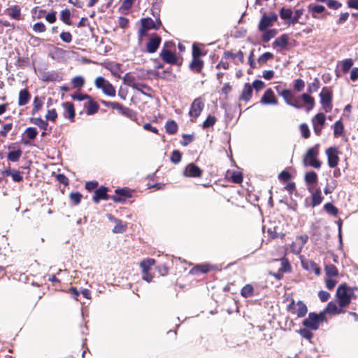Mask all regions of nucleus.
Here are the masks:
<instances>
[{
  "label": "nucleus",
  "instance_id": "f257e3e1",
  "mask_svg": "<svg viewBox=\"0 0 358 358\" xmlns=\"http://www.w3.org/2000/svg\"><path fill=\"white\" fill-rule=\"evenodd\" d=\"M355 289H357V288L348 287L345 284L338 286L336 296L340 308L346 307L352 299L356 298Z\"/></svg>",
  "mask_w": 358,
  "mask_h": 358
},
{
  "label": "nucleus",
  "instance_id": "f03ea898",
  "mask_svg": "<svg viewBox=\"0 0 358 358\" xmlns=\"http://www.w3.org/2000/svg\"><path fill=\"white\" fill-rule=\"evenodd\" d=\"M325 320V311H322L318 314L315 313H310L308 317L303 321L302 324L306 328L316 331L319 329L320 323Z\"/></svg>",
  "mask_w": 358,
  "mask_h": 358
},
{
  "label": "nucleus",
  "instance_id": "7ed1b4c3",
  "mask_svg": "<svg viewBox=\"0 0 358 358\" xmlns=\"http://www.w3.org/2000/svg\"><path fill=\"white\" fill-rule=\"evenodd\" d=\"M319 153V145L309 148L303 159V163L305 166H310L315 169H320L321 166V162L317 159Z\"/></svg>",
  "mask_w": 358,
  "mask_h": 358
},
{
  "label": "nucleus",
  "instance_id": "20e7f679",
  "mask_svg": "<svg viewBox=\"0 0 358 358\" xmlns=\"http://www.w3.org/2000/svg\"><path fill=\"white\" fill-rule=\"evenodd\" d=\"M95 86L101 89L103 94L109 96H115V89L111 83L106 80L103 77L99 76L95 80Z\"/></svg>",
  "mask_w": 358,
  "mask_h": 358
},
{
  "label": "nucleus",
  "instance_id": "39448f33",
  "mask_svg": "<svg viewBox=\"0 0 358 358\" xmlns=\"http://www.w3.org/2000/svg\"><path fill=\"white\" fill-rule=\"evenodd\" d=\"M278 15L276 13L271 12L268 15L264 13L258 25V29L259 31H263L266 30L268 27L273 25V24L277 21Z\"/></svg>",
  "mask_w": 358,
  "mask_h": 358
},
{
  "label": "nucleus",
  "instance_id": "423d86ee",
  "mask_svg": "<svg viewBox=\"0 0 358 358\" xmlns=\"http://www.w3.org/2000/svg\"><path fill=\"white\" fill-rule=\"evenodd\" d=\"M320 102L325 108L326 112H329L331 109L332 93L326 87H324L320 94Z\"/></svg>",
  "mask_w": 358,
  "mask_h": 358
},
{
  "label": "nucleus",
  "instance_id": "0eeeda50",
  "mask_svg": "<svg viewBox=\"0 0 358 358\" xmlns=\"http://www.w3.org/2000/svg\"><path fill=\"white\" fill-rule=\"evenodd\" d=\"M203 108V99L201 97L196 98L191 105L189 114L191 117L196 118L200 115Z\"/></svg>",
  "mask_w": 358,
  "mask_h": 358
},
{
  "label": "nucleus",
  "instance_id": "6e6552de",
  "mask_svg": "<svg viewBox=\"0 0 358 358\" xmlns=\"http://www.w3.org/2000/svg\"><path fill=\"white\" fill-rule=\"evenodd\" d=\"M326 117L323 113H317L312 119L314 132L317 136L322 134V127L325 124Z\"/></svg>",
  "mask_w": 358,
  "mask_h": 358
},
{
  "label": "nucleus",
  "instance_id": "1a4fd4ad",
  "mask_svg": "<svg viewBox=\"0 0 358 358\" xmlns=\"http://www.w3.org/2000/svg\"><path fill=\"white\" fill-rule=\"evenodd\" d=\"M115 192V194L111 196V199L116 203L123 202L125 199L130 198L132 195L131 190L127 187L117 189Z\"/></svg>",
  "mask_w": 358,
  "mask_h": 358
},
{
  "label": "nucleus",
  "instance_id": "9d476101",
  "mask_svg": "<svg viewBox=\"0 0 358 358\" xmlns=\"http://www.w3.org/2000/svg\"><path fill=\"white\" fill-rule=\"evenodd\" d=\"M328 157V164L331 168H334L338 165L339 158L338 157V151L336 148L331 147L326 150Z\"/></svg>",
  "mask_w": 358,
  "mask_h": 358
},
{
  "label": "nucleus",
  "instance_id": "9b49d317",
  "mask_svg": "<svg viewBox=\"0 0 358 358\" xmlns=\"http://www.w3.org/2000/svg\"><path fill=\"white\" fill-rule=\"evenodd\" d=\"M161 40V37L157 34H154L152 36L146 45L147 52L149 53L155 52L160 45Z\"/></svg>",
  "mask_w": 358,
  "mask_h": 358
},
{
  "label": "nucleus",
  "instance_id": "f8f14e48",
  "mask_svg": "<svg viewBox=\"0 0 358 358\" xmlns=\"http://www.w3.org/2000/svg\"><path fill=\"white\" fill-rule=\"evenodd\" d=\"M260 103L264 105H277L278 100L276 99L274 92L271 89H267L262 96Z\"/></svg>",
  "mask_w": 358,
  "mask_h": 358
},
{
  "label": "nucleus",
  "instance_id": "ddd939ff",
  "mask_svg": "<svg viewBox=\"0 0 358 358\" xmlns=\"http://www.w3.org/2000/svg\"><path fill=\"white\" fill-rule=\"evenodd\" d=\"M202 171L199 167L191 163L188 164L183 171V174L186 177L196 178L201 176Z\"/></svg>",
  "mask_w": 358,
  "mask_h": 358
},
{
  "label": "nucleus",
  "instance_id": "4468645a",
  "mask_svg": "<svg viewBox=\"0 0 358 358\" xmlns=\"http://www.w3.org/2000/svg\"><path fill=\"white\" fill-rule=\"evenodd\" d=\"M224 58L226 59H234V64L238 65L240 63H243L244 54L241 50H239L237 53L226 51L224 52Z\"/></svg>",
  "mask_w": 358,
  "mask_h": 358
},
{
  "label": "nucleus",
  "instance_id": "2eb2a0df",
  "mask_svg": "<svg viewBox=\"0 0 358 358\" xmlns=\"http://www.w3.org/2000/svg\"><path fill=\"white\" fill-rule=\"evenodd\" d=\"M159 55L163 61L167 64H175L177 62V57L176 55L171 50L163 48Z\"/></svg>",
  "mask_w": 358,
  "mask_h": 358
},
{
  "label": "nucleus",
  "instance_id": "dca6fc26",
  "mask_svg": "<svg viewBox=\"0 0 358 358\" xmlns=\"http://www.w3.org/2000/svg\"><path fill=\"white\" fill-rule=\"evenodd\" d=\"M108 189L105 187H101L94 192L93 201L98 203L100 200H107L108 195L107 194Z\"/></svg>",
  "mask_w": 358,
  "mask_h": 358
},
{
  "label": "nucleus",
  "instance_id": "f3484780",
  "mask_svg": "<svg viewBox=\"0 0 358 358\" xmlns=\"http://www.w3.org/2000/svg\"><path fill=\"white\" fill-rule=\"evenodd\" d=\"M6 14L8 15L10 18L15 20H20L21 17V9L19 6L15 5L9 7L6 10Z\"/></svg>",
  "mask_w": 358,
  "mask_h": 358
},
{
  "label": "nucleus",
  "instance_id": "a211bd4d",
  "mask_svg": "<svg viewBox=\"0 0 358 358\" xmlns=\"http://www.w3.org/2000/svg\"><path fill=\"white\" fill-rule=\"evenodd\" d=\"M62 106L64 108V116L65 117H68L71 122H73L75 117V110L73 104L70 102H66L64 103Z\"/></svg>",
  "mask_w": 358,
  "mask_h": 358
},
{
  "label": "nucleus",
  "instance_id": "6ab92c4d",
  "mask_svg": "<svg viewBox=\"0 0 358 358\" xmlns=\"http://www.w3.org/2000/svg\"><path fill=\"white\" fill-rule=\"evenodd\" d=\"M252 87L250 83H245L239 97L240 101H248L252 95Z\"/></svg>",
  "mask_w": 358,
  "mask_h": 358
},
{
  "label": "nucleus",
  "instance_id": "aec40b11",
  "mask_svg": "<svg viewBox=\"0 0 358 358\" xmlns=\"http://www.w3.org/2000/svg\"><path fill=\"white\" fill-rule=\"evenodd\" d=\"M303 14V9H296L293 14L292 15V17L289 22H286L285 24L288 26L294 25L296 23H300L301 24H304L305 22H301L300 19Z\"/></svg>",
  "mask_w": 358,
  "mask_h": 358
},
{
  "label": "nucleus",
  "instance_id": "412c9836",
  "mask_svg": "<svg viewBox=\"0 0 358 358\" xmlns=\"http://www.w3.org/2000/svg\"><path fill=\"white\" fill-rule=\"evenodd\" d=\"M161 24V22L159 21L157 24L155 22V21L150 18V17H147V18H143L141 19V25L150 30V29H158L159 26Z\"/></svg>",
  "mask_w": 358,
  "mask_h": 358
},
{
  "label": "nucleus",
  "instance_id": "4be33fe9",
  "mask_svg": "<svg viewBox=\"0 0 358 358\" xmlns=\"http://www.w3.org/2000/svg\"><path fill=\"white\" fill-rule=\"evenodd\" d=\"M288 36L285 34H282L273 41V43H272V46L273 48H276L278 47L285 48L288 44Z\"/></svg>",
  "mask_w": 358,
  "mask_h": 358
},
{
  "label": "nucleus",
  "instance_id": "5701e85b",
  "mask_svg": "<svg viewBox=\"0 0 358 358\" xmlns=\"http://www.w3.org/2000/svg\"><path fill=\"white\" fill-rule=\"evenodd\" d=\"M31 98V95L27 89H23L20 91L18 98V105L22 106L26 105Z\"/></svg>",
  "mask_w": 358,
  "mask_h": 358
},
{
  "label": "nucleus",
  "instance_id": "b1692460",
  "mask_svg": "<svg viewBox=\"0 0 358 358\" xmlns=\"http://www.w3.org/2000/svg\"><path fill=\"white\" fill-rule=\"evenodd\" d=\"M308 190L312 193V206L315 207L320 205L323 199L321 190L320 189H317L315 192H313L311 188H309Z\"/></svg>",
  "mask_w": 358,
  "mask_h": 358
},
{
  "label": "nucleus",
  "instance_id": "393cba45",
  "mask_svg": "<svg viewBox=\"0 0 358 358\" xmlns=\"http://www.w3.org/2000/svg\"><path fill=\"white\" fill-rule=\"evenodd\" d=\"M203 67V61L200 58H192L189 64V68L192 71L196 73H199Z\"/></svg>",
  "mask_w": 358,
  "mask_h": 358
},
{
  "label": "nucleus",
  "instance_id": "a878e982",
  "mask_svg": "<svg viewBox=\"0 0 358 358\" xmlns=\"http://www.w3.org/2000/svg\"><path fill=\"white\" fill-rule=\"evenodd\" d=\"M323 311H325V313H329L331 315H337L343 313L342 308H338L336 303L334 301L329 302L325 310Z\"/></svg>",
  "mask_w": 358,
  "mask_h": 358
},
{
  "label": "nucleus",
  "instance_id": "bb28decb",
  "mask_svg": "<svg viewBox=\"0 0 358 358\" xmlns=\"http://www.w3.org/2000/svg\"><path fill=\"white\" fill-rule=\"evenodd\" d=\"M301 99L303 100L304 103L308 105V106L306 107L307 112H309L310 110H312L314 108L315 99L311 96H310L308 94L303 93L301 95Z\"/></svg>",
  "mask_w": 358,
  "mask_h": 358
},
{
  "label": "nucleus",
  "instance_id": "cd10ccee",
  "mask_svg": "<svg viewBox=\"0 0 358 358\" xmlns=\"http://www.w3.org/2000/svg\"><path fill=\"white\" fill-rule=\"evenodd\" d=\"M29 122L36 125L43 131H46L48 129V124L47 121L43 120L41 117H31L29 119Z\"/></svg>",
  "mask_w": 358,
  "mask_h": 358
},
{
  "label": "nucleus",
  "instance_id": "c85d7f7f",
  "mask_svg": "<svg viewBox=\"0 0 358 358\" xmlns=\"http://www.w3.org/2000/svg\"><path fill=\"white\" fill-rule=\"evenodd\" d=\"M262 38L264 43H268L271 38H274L278 34V31L275 29H266L263 31Z\"/></svg>",
  "mask_w": 358,
  "mask_h": 358
},
{
  "label": "nucleus",
  "instance_id": "c756f323",
  "mask_svg": "<svg viewBox=\"0 0 358 358\" xmlns=\"http://www.w3.org/2000/svg\"><path fill=\"white\" fill-rule=\"evenodd\" d=\"M296 305L298 306V308L295 313H296L297 316L299 317H304L308 312V308H307L306 305L301 301H299L296 303Z\"/></svg>",
  "mask_w": 358,
  "mask_h": 358
},
{
  "label": "nucleus",
  "instance_id": "7c9ffc66",
  "mask_svg": "<svg viewBox=\"0 0 358 358\" xmlns=\"http://www.w3.org/2000/svg\"><path fill=\"white\" fill-rule=\"evenodd\" d=\"M22 152L20 149L10 151L8 153L7 159L8 161L16 162L20 159V157L22 156Z\"/></svg>",
  "mask_w": 358,
  "mask_h": 358
},
{
  "label": "nucleus",
  "instance_id": "2f4dec72",
  "mask_svg": "<svg viewBox=\"0 0 358 358\" xmlns=\"http://www.w3.org/2000/svg\"><path fill=\"white\" fill-rule=\"evenodd\" d=\"M308 10L312 13V16L314 18H316L317 16L315 14L322 13L325 10V7L322 5H309Z\"/></svg>",
  "mask_w": 358,
  "mask_h": 358
},
{
  "label": "nucleus",
  "instance_id": "473e14b6",
  "mask_svg": "<svg viewBox=\"0 0 358 358\" xmlns=\"http://www.w3.org/2000/svg\"><path fill=\"white\" fill-rule=\"evenodd\" d=\"M165 129L169 134H174L178 131V124L174 120H170L166 123Z\"/></svg>",
  "mask_w": 358,
  "mask_h": 358
},
{
  "label": "nucleus",
  "instance_id": "72a5a7b5",
  "mask_svg": "<svg viewBox=\"0 0 358 358\" xmlns=\"http://www.w3.org/2000/svg\"><path fill=\"white\" fill-rule=\"evenodd\" d=\"M334 135L335 137H339L342 135L344 130V126L343 122L341 120L336 121L334 124Z\"/></svg>",
  "mask_w": 358,
  "mask_h": 358
},
{
  "label": "nucleus",
  "instance_id": "f704fd0d",
  "mask_svg": "<svg viewBox=\"0 0 358 358\" xmlns=\"http://www.w3.org/2000/svg\"><path fill=\"white\" fill-rule=\"evenodd\" d=\"M293 11L290 8H282L280 10V17L281 19L286 22H289L292 17Z\"/></svg>",
  "mask_w": 358,
  "mask_h": 358
},
{
  "label": "nucleus",
  "instance_id": "c9c22d12",
  "mask_svg": "<svg viewBox=\"0 0 358 358\" xmlns=\"http://www.w3.org/2000/svg\"><path fill=\"white\" fill-rule=\"evenodd\" d=\"M305 181L308 185H312L317 181V175L315 171L307 172L305 175Z\"/></svg>",
  "mask_w": 358,
  "mask_h": 358
},
{
  "label": "nucleus",
  "instance_id": "e433bc0d",
  "mask_svg": "<svg viewBox=\"0 0 358 358\" xmlns=\"http://www.w3.org/2000/svg\"><path fill=\"white\" fill-rule=\"evenodd\" d=\"M155 264V260L153 259H148L146 260H143L141 262L140 266L142 269L143 273L149 272L150 270L151 266Z\"/></svg>",
  "mask_w": 358,
  "mask_h": 358
},
{
  "label": "nucleus",
  "instance_id": "4c0bfd02",
  "mask_svg": "<svg viewBox=\"0 0 358 358\" xmlns=\"http://www.w3.org/2000/svg\"><path fill=\"white\" fill-rule=\"evenodd\" d=\"M124 83L127 85L131 87L133 89L136 87H139L140 85L138 84V82L136 81V79L134 76H130L127 73L123 78Z\"/></svg>",
  "mask_w": 358,
  "mask_h": 358
},
{
  "label": "nucleus",
  "instance_id": "58836bf2",
  "mask_svg": "<svg viewBox=\"0 0 358 358\" xmlns=\"http://www.w3.org/2000/svg\"><path fill=\"white\" fill-rule=\"evenodd\" d=\"M279 94L282 96L287 104H289L294 98L293 93L289 90H283Z\"/></svg>",
  "mask_w": 358,
  "mask_h": 358
},
{
  "label": "nucleus",
  "instance_id": "ea45409f",
  "mask_svg": "<svg viewBox=\"0 0 358 358\" xmlns=\"http://www.w3.org/2000/svg\"><path fill=\"white\" fill-rule=\"evenodd\" d=\"M325 273H326V275L329 278L336 277L338 275V271L337 268L333 264L326 265Z\"/></svg>",
  "mask_w": 358,
  "mask_h": 358
},
{
  "label": "nucleus",
  "instance_id": "a19ab883",
  "mask_svg": "<svg viewBox=\"0 0 358 358\" xmlns=\"http://www.w3.org/2000/svg\"><path fill=\"white\" fill-rule=\"evenodd\" d=\"M114 222H115V226L113 229V233H123L126 231L127 227L122 224L121 220L114 218Z\"/></svg>",
  "mask_w": 358,
  "mask_h": 358
},
{
  "label": "nucleus",
  "instance_id": "79ce46f5",
  "mask_svg": "<svg viewBox=\"0 0 358 358\" xmlns=\"http://www.w3.org/2000/svg\"><path fill=\"white\" fill-rule=\"evenodd\" d=\"M320 80L317 78H315L314 80L313 83L308 84V92L309 94H312L313 92H315L318 90V89L320 88Z\"/></svg>",
  "mask_w": 358,
  "mask_h": 358
},
{
  "label": "nucleus",
  "instance_id": "37998d69",
  "mask_svg": "<svg viewBox=\"0 0 358 358\" xmlns=\"http://www.w3.org/2000/svg\"><path fill=\"white\" fill-rule=\"evenodd\" d=\"M119 111L122 115H125L126 117H128L129 118H130L131 120H134L136 118L135 112L129 108L124 107L123 106H122V108H120V110H119Z\"/></svg>",
  "mask_w": 358,
  "mask_h": 358
},
{
  "label": "nucleus",
  "instance_id": "c03bdc74",
  "mask_svg": "<svg viewBox=\"0 0 358 358\" xmlns=\"http://www.w3.org/2000/svg\"><path fill=\"white\" fill-rule=\"evenodd\" d=\"M241 294L245 298L250 297L253 294V287L251 285H245L242 288Z\"/></svg>",
  "mask_w": 358,
  "mask_h": 358
},
{
  "label": "nucleus",
  "instance_id": "a18cd8bd",
  "mask_svg": "<svg viewBox=\"0 0 358 358\" xmlns=\"http://www.w3.org/2000/svg\"><path fill=\"white\" fill-rule=\"evenodd\" d=\"M217 121V118L215 116L209 115L206 120L203 122V129H208L213 127Z\"/></svg>",
  "mask_w": 358,
  "mask_h": 358
},
{
  "label": "nucleus",
  "instance_id": "49530a36",
  "mask_svg": "<svg viewBox=\"0 0 358 358\" xmlns=\"http://www.w3.org/2000/svg\"><path fill=\"white\" fill-rule=\"evenodd\" d=\"M98 109H99L98 104L95 101L90 100L89 102L88 106H87V115H93L98 111Z\"/></svg>",
  "mask_w": 358,
  "mask_h": 358
},
{
  "label": "nucleus",
  "instance_id": "de8ad7c7",
  "mask_svg": "<svg viewBox=\"0 0 358 358\" xmlns=\"http://www.w3.org/2000/svg\"><path fill=\"white\" fill-rule=\"evenodd\" d=\"M71 13L69 9L62 10L61 12V20L66 24L70 25L71 24Z\"/></svg>",
  "mask_w": 358,
  "mask_h": 358
},
{
  "label": "nucleus",
  "instance_id": "09e8293b",
  "mask_svg": "<svg viewBox=\"0 0 358 358\" xmlns=\"http://www.w3.org/2000/svg\"><path fill=\"white\" fill-rule=\"evenodd\" d=\"M24 134L29 140H34L36 138L38 131L34 127H28L26 129Z\"/></svg>",
  "mask_w": 358,
  "mask_h": 358
},
{
  "label": "nucleus",
  "instance_id": "8fccbe9b",
  "mask_svg": "<svg viewBox=\"0 0 358 358\" xmlns=\"http://www.w3.org/2000/svg\"><path fill=\"white\" fill-rule=\"evenodd\" d=\"M273 53L266 52L259 57L257 62L259 64H262L266 63L268 60L273 59Z\"/></svg>",
  "mask_w": 358,
  "mask_h": 358
},
{
  "label": "nucleus",
  "instance_id": "3c124183",
  "mask_svg": "<svg viewBox=\"0 0 358 358\" xmlns=\"http://www.w3.org/2000/svg\"><path fill=\"white\" fill-rule=\"evenodd\" d=\"M33 105L32 114L34 115L42 108L43 101L38 96H36L34 99Z\"/></svg>",
  "mask_w": 358,
  "mask_h": 358
},
{
  "label": "nucleus",
  "instance_id": "603ef678",
  "mask_svg": "<svg viewBox=\"0 0 358 358\" xmlns=\"http://www.w3.org/2000/svg\"><path fill=\"white\" fill-rule=\"evenodd\" d=\"M324 210L331 215H336L338 214V209L332 203H327L324 206Z\"/></svg>",
  "mask_w": 358,
  "mask_h": 358
},
{
  "label": "nucleus",
  "instance_id": "864d4df0",
  "mask_svg": "<svg viewBox=\"0 0 358 358\" xmlns=\"http://www.w3.org/2000/svg\"><path fill=\"white\" fill-rule=\"evenodd\" d=\"M71 83L75 88H80L83 86L85 80L82 76H78L72 79Z\"/></svg>",
  "mask_w": 358,
  "mask_h": 358
},
{
  "label": "nucleus",
  "instance_id": "5fc2aeb1",
  "mask_svg": "<svg viewBox=\"0 0 358 358\" xmlns=\"http://www.w3.org/2000/svg\"><path fill=\"white\" fill-rule=\"evenodd\" d=\"M181 158H182V155L179 150H176L172 152V154L171 156V161L173 164H178L180 162Z\"/></svg>",
  "mask_w": 358,
  "mask_h": 358
},
{
  "label": "nucleus",
  "instance_id": "6e6d98bb",
  "mask_svg": "<svg viewBox=\"0 0 358 358\" xmlns=\"http://www.w3.org/2000/svg\"><path fill=\"white\" fill-rule=\"evenodd\" d=\"M353 65V62L351 59H346L342 62V70L344 73H347Z\"/></svg>",
  "mask_w": 358,
  "mask_h": 358
},
{
  "label": "nucleus",
  "instance_id": "4d7b16f0",
  "mask_svg": "<svg viewBox=\"0 0 358 358\" xmlns=\"http://www.w3.org/2000/svg\"><path fill=\"white\" fill-rule=\"evenodd\" d=\"M57 117V114L55 109L48 110V113L45 115V119L47 121L55 122Z\"/></svg>",
  "mask_w": 358,
  "mask_h": 358
},
{
  "label": "nucleus",
  "instance_id": "13d9d810",
  "mask_svg": "<svg viewBox=\"0 0 358 358\" xmlns=\"http://www.w3.org/2000/svg\"><path fill=\"white\" fill-rule=\"evenodd\" d=\"M299 332L303 338L308 340H310L313 336V334L308 328L301 329Z\"/></svg>",
  "mask_w": 358,
  "mask_h": 358
},
{
  "label": "nucleus",
  "instance_id": "bf43d9fd",
  "mask_svg": "<svg viewBox=\"0 0 358 358\" xmlns=\"http://www.w3.org/2000/svg\"><path fill=\"white\" fill-rule=\"evenodd\" d=\"M300 131L303 138H308L310 136V130L306 123H303L300 125Z\"/></svg>",
  "mask_w": 358,
  "mask_h": 358
},
{
  "label": "nucleus",
  "instance_id": "052dcab7",
  "mask_svg": "<svg viewBox=\"0 0 358 358\" xmlns=\"http://www.w3.org/2000/svg\"><path fill=\"white\" fill-rule=\"evenodd\" d=\"M33 30L36 33H42L45 31L46 27L43 22H36L33 25Z\"/></svg>",
  "mask_w": 358,
  "mask_h": 358
},
{
  "label": "nucleus",
  "instance_id": "680f3d73",
  "mask_svg": "<svg viewBox=\"0 0 358 358\" xmlns=\"http://www.w3.org/2000/svg\"><path fill=\"white\" fill-rule=\"evenodd\" d=\"M81 198V194L78 192H72L70 194V199L76 205H78L80 203Z\"/></svg>",
  "mask_w": 358,
  "mask_h": 358
},
{
  "label": "nucleus",
  "instance_id": "e2e57ef3",
  "mask_svg": "<svg viewBox=\"0 0 358 358\" xmlns=\"http://www.w3.org/2000/svg\"><path fill=\"white\" fill-rule=\"evenodd\" d=\"M291 252L294 255H299L302 251L301 245H299L297 242H293L290 245Z\"/></svg>",
  "mask_w": 358,
  "mask_h": 358
},
{
  "label": "nucleus",
  "instance_id": "0e129e2a",
  "mask_svg": "<svg viewBox=\"0 0 358 358\" xmlns=\"http://www.w3.org/2000/svg\"><path fill=\"white\" fill-rule=\"evenodd\" d=\"M327 6L331 9L337 10L341 7L342 4L338 1L336 0H328L327 3Z\"/></svg>",
  "mask_w": 358,
  "mask_h": 358
},
{
  "label": "nucleus",
  "instance_id": "69168bd1",
  "mask_svg": "<svg viewBox=\"0 0 358 358\" xmlns=\"http://www.w3.org/2000/svg\"><path fill=\"white\" fill-rule=\"evenodd\" d=\"M304 87H305V83L303 80H301V79L295 80L294 87L296 91H298V92L302 91L303 90Z\"/></svg>",
  "mask_w": 358,
  "mask_h": 358
},
{
  "label": "nucleus",
  "instance_id": "338daca9",
  "mask_svg": "<svg viewBox=\"0 0 358 358\" xmlns=\"http://www.w3.org/2000/svg\"><path fill=\"white\" fill-rule=\"evenodd\" d=\"M60 38L65 43H70L72 41V35L70 32L63 31L60 34Z\"/></svg>",
  "mask_w": 358,
  "mask_h": 358
},
{
  "label": "nucleus",
  "instance_id": "774afa93",
  "mask_svg": "<svg viewBox=\"0 0 358 358\" xmlns=\"http://www.w3.org/2000/svg\"><path fill=\"white\" fill-rule=\"evenodd\" d=\"M308 236L306 234L301 235L296 237V241L297 243H299V245H301V248H303L305 244L308 242Z\"/></svg>",
  "mask_w": 358,
  "mask_h": 358
}]
</instances>
